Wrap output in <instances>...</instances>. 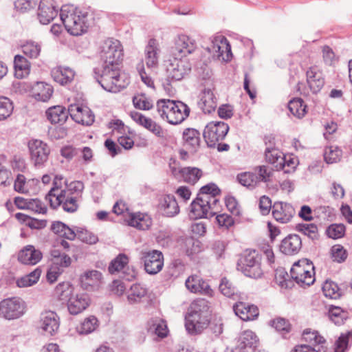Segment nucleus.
I'll return each mask as SVG.
<instances>
[{"mask_svg":"<svg viewBox=\"0 0 352 352\" xmlns=\"http://www.w3.org/2000/svg\"><path fill=\"white\" fill-rule=\"evenodd\" d=\"M196 49V43L188 36H178L173 47L174 60L166 67L167 85H170L171 81H179L188 75L192 69V65L186 58H183L192 54Z\"/></svg>","mask_w":352,"mask_h":352,"instance_id":"obj_1","label":"nucleus"},{"mask_svg":"<svg viewBox=\"0 0 352 352\" xmlns=\"http://www.w3.org/2000/svg\"><path fill=\"white\" fill-rule=\"evenodd\" d=\"M93 72L96 81L109 92H120L130 83L129 78L120 73L118 65L103 64L101 68H94Z\"/></svg>","mask_w":352,"mask_h":352,"instance_id":"obj_2","label":"nucleus"},{"mask_svg":"<svg viewBox=\"0 0 352 352\" xmlns=\"http://www.w3.org/2000/svg\"><path fill=\"white\" fill-rule=\"evenodd\" d=\"M186 329L190 335L201 333L210 321L209 302L204 298L193 300L185 317Z\"/></svg>","mask_w":352,"mask_h":352,"instance_id":"obj_3","label":"nucleus"},{"mask_svg":"<svg viewBox=\"0 0 352 352\" xmlns=\"http://www.w3.org/2000/svg\"><path fill=\"white\" fill-rule=\"evenodd\" d=\"M60 16L67 32L73 36H80L87 32L93 19L89 12L79 8L67 12L61 9Z\"/></svg>","mask_w":352,"mask_h":352,"instance_id":"obj_4","label":"nucleus"},{"mask_svg":"<svg viewBox=\"0 0 352 352\" xmlns=\"http://www.w3.org/2000/svg\"><path fill=\"white\" fill-rule=\"evenodd\" d=\"M261 259V254L257 250L246 249L239 254L236 269L245 276L253 278H261L263 274Z\"/></svg>","mask_w":352,"mask_h":352,"instance_id":"obj_5","label":"nucleus"},{"mask_svg":"<svg viewBox=\"0 0 352 352\" xmlns=\"http://www.w3.org/2000/svg\"><path fill=\"white\" fill-rule=\"evenodd\" d=\"M25 302L19 297H12L0 302V316L6 320H14L24 315Z\"/></svg>","mask_w":352,"mask_h":352,"instance_id":"obj_6","label":"nucleus"},{"mask_svg":"<svg viewBox=\"0 0 352 352\" xmlns=\"http://www.w3.org/2000/svg\"><path fill=\"white\" fill-rule=\"evenodd\" d=\"M229 126L221 121H212L207 124L203 132V137L209 148H215L217 143L223 140L229 131Z\"/></svg>","mask_w":352,"mask_h":352,"instance_id":"obj_7","label":"nucleus"},{"mask_svg":"<svg viewBox=\"0 0 352 352\" xmlns=\"http://www.w3.org/2000/svg\"><path fill=\"white\" fill-rule=\"evenodd\" d=\"M140 260L144 265V270L149 275H156L164 267V254L160 250L142 251Z\"/></svg>","mask_w":352,"mask_h":352,"instance_id":"obj_8","label":"nucleus"},{"mask_svg":"<svg viewBox=\"0 0 352 352\" xmlns=\"http://www.w3.org/2000/svg\"><path fill=\"white\" fill-rule=\"evenodd\" d=\"M123 53L120 43L118 40L109 38L101 47L100 57L103 64L120 65Z\"/></svg>","mask_w":352,"mask_h":352,"instance_id":"obj_9","label":"nucleus"},{"mask_svg":"<svg viewBox=\"0 0 352 352\" xmlns=\"http://www.w3.org/2000/svg\"><path fill=\"white\" fill-rule=\"evenodd\" d=\"M30 158L36 168L45 166L48 160L50 149L47 144L39 140H32L28 143Z\"/></svg>","mask_w":352,"mask_h":352,"instance_id":"obj_10","label":"nucleus"},{"mask_svg":"<svg viewBox=\"0 0 352 352\" xmlns=\"http://www.w3.org/2000/svg\"><path fill=\"white\" fill-rule=\"evenodd\" d=\"M302 339L307 342L320 345V347L316 349L309 344H300L294 346L292 352H320L321 349H324L322 344L326 342V340L318 331H311L310 329H306L303 331Z\"/></svg>","mask_w":352,"mask_h":352,"instance_id":"obj_11","label":"nucleus"},{"mask_svg":"<svg viewBox=\"0 0 352 352\" xmlns=\"http://www.w3.org/2000/svg\"><path fill=\"white\" fill-rule=\"evenodd\" d=\"M59 327L60 318L56 312L47 311L41 314L38 327L42 330L44 335H55Z\"/></svg>","mask_w":352,"mask_h":352,"instance_id":"obj_12","label":"nucleus"},{"mask_svg":"<svg viewBox=\"0 0 352 352\" xmlns=\"http://www.w3.org/2000/svg\"><path fill=\"white\" fill-rule=\"evenodd\" d=\"M258 344L256 335L252 331H245L238 338L236 346L231 349H227L226 352H252L258 348Z\"/></svg>","mask_w":352,"mask_h":352,"instance_id":"obj_13","label":"nucleus"},{"mask_svg":"<svg viewBox=\"0 0 352 352\" xmlns=\"http://www.w3.org/2000/svg\"><path fill=\"white\" fill-rule=\"evenodd\" d=\"M210 201L204 197L197 195L190 205L189 215L192 219L211 218L216 214L215 212H210Z\"/></svg>","mask_w":352,"mask_h":352,"instance_id":"obj_14","label":"nucleus"},{"mask_svg":"<svg viewBox=\"0 0 352 352\" xmlns=\"http://www.w3.org/2000/svg\"><path fill=\"white\" fill-rule=\"evenodd\" d=\"M69 111L72 119L76 123L82 125L90 126L95 119L92 111L87 106L78 104H71L69 106Z\"/></svg>","mask_w":352,"mask_h":352,"instance_id":"obj_15","label":"nucleus"},{"mask_svg":"<svg viewBox=\"0 0 352 352\" xmlns=\"http://www.w3.org/2000/svg\"><path fill=\"white\" fill-rule=\"evenodd\" d=\"M58 6L54 0H41L38 8V19L41 24H49L58 15Z\"/></svg>","mask_w":352,"mask_h":352,"instance_id":"obj_16","label":"nucleus"},{"mask_svg":"<svg viewBox=\"0 0 352 352\" xmlns=\"http://www.w3.org/2000/svg\"><path fill=\"white\" fill-rule=\"evenodd\" d=\"M50 207L53 209H56L60 206H62L63 210L68 213H74L78 209L79 205L76 197L70 196L66 191H60L56 201L52 200L50 201Z\"/></svg>","mask_w":352,"mask_h":352,"instance_id":"obj_17","label":"nucleus"},{"mask_svg":"<svg viewBox=\"0 0 352 352\" xmlns=\"http://www.w3.org/2000/svg\"><path fill=\"white\" fill-rule=\"evenodd\" d=\"M233 310L234 314L244 321L254 320L259 314L257 306L241 301L233 305Z\"/></svg>","mask_w":352,"mask_h":352,"instance_id":"obj_18","label":"nucleus"},{"mask_svg":"<svg viewBox=\"0 0 352 352\" xmlns=\"http://www.w3.org/2000/svg\"><path fill=\"white\" fill-rule=\"evenodd\" d=\"M294 214L295 210L290 204L277 201L273 205L272 215L277 221L287 223Z\"/></svg>","mask_w":352,"mask_h":352,"instance_id":"obj_19","label":"nucleus"},{"mask_svg":"<svg viewBox=\"0 0 352 352\" xmlns=\"http://www.w3.org/2000/svg\"><path fill=\"white\" fill-rule=\"evenodd\" d=\"M131 117L136 123L144 126L156 136L159 138L164 137V132L162 126L157 124L151 118H146L141 113L137 111L131 112Z\"/></svg>","mask_w":352,"mask_h":352,"instance_id":"obj_20","label":"nucleus"},{"mask_svg":"<svg viewBox=\"0 0 352 352\" xmlns=\"http://www.w3.org/2000/svg\"><path fill=\"white\" fill-rule=\"evenodd\" d=\"M42 257L41 252L32 245H26L18 254V261L25 265H36Z\"/></svg>","mask_w":352,"mask_h":352,"instance_id":"obj_21","label":"nucleus"},{"mask_svg":"<svg viewBox=\"0 0 352 352\" xmlns=\"http://www.w3.org/2000/svg\"><path fill=\"white\" fill-rule=\"evenodd\" d=\"M306 77L311 91L314 94L320 92L324 85V78L317 67H310L306 72Z\"/></svg>","mask_w":352,"mask_h":352,"instance_id":"obj_22","label":"nucleus"},{"mask_svg":"<svg viewBox=\"0 0 352 352\" xmlns=\"http://www.w3.org/2000/svg\"><path fill=\"white\" fill-rule=\"evenodd\" d=\"M184 146L195 153L198 151L201 144L200 132L194 128H186L182 133Z\"/></svg>","mask_w":352,"mask_h":352,"instance_id":"obj_23","label":"nucleus"},{"mask_svg":"<svg viewBox=\"0 0 352 352\" xmlns=\"http://www.w3.org/2000/svg\"><path fill=\"white\" fill-rule=\"evenodd\" d=\"M186 288L192 293L210 294L212 292L208 282L198 275L190 276L186 280Z\"/></svg>","mask_w":352,"mask_h":352,"instance_id":"obj_24","label":"nucleus"},{"mask_svg":"<svg viewBox=\"0 0 352 352\" xmlns=\"http://www.w3.org/2000/svg\"><path fill=\"white\" fill-rule=\"evenodd\" d=\"M175 108H173L169 115L168 122L173 125H177L184 122L190 114V108L182 101L176 100Z\"/></svg>","mask_w":352,"mask_h":352,"instance_id":"obj_25","label":"nucleus"},{"mask_svg":"<svg viewBox=\"0 0 352 352\" xmlns=\"http://www.w3.org/2000/svg\"><path fill=\"white\" fill-rule=\"evenodd\" d=\"M47 120L53 124H64L70 116L69 108L66 109L64 107L57 105L47 109L45 112Z\"/></svg>","mask_w":352,"mask_h":352,"instance_id":"obj_26","label":"nucleus"},{"mask_svg":"<svg viewBox=\"0 0 352 352\" xmlns=\"http://www.w3.org/2000/svg\"><path fill=\"white\" fill-rule=\"evenodd\" d=\"M159 209L166 217H174L179 212L177 201L173 195L164 196L159 204Z\"/></svg>","mask_w":352,"mask_h":352,"instance_id":"obj_27","label":"nucleus"},{"mask_svg":"<svg viewBox=\"0 0 352 352\" xmlns=\"http://www.w3.org/2000/svg\"><path fill=\"white\" fill-rule=\"evenodd\" d=\"M89 302L90 299L87 294H77L70 300L67 309L70 314L77 315L86 309Z\"/></svg>","mask_w":352,"mask_h":352,"instance_id":"obj_28","label":"nucleus"},{"mask_svg":"<svg viewBox=\"0 0 352 352\" xmlns=\"http://www.w3.org/2000/svg\"><path fill=\"white\" fill-rule=\"evenodd\" d=\"M51 75L54 81L65 85L74 80L75 72L69 67L58 66L52 69Z\"/></svg>","mask_w":352,"mask_h":352,"instance_id":"obj_29","label":"nucleus"},{"mask_svg":"<svg viewBox=\"0 0 352 352\" xmlns=\"http://www.w3.org/2000/svg\"><path fill=\"white\" fill-rule=\"evenodd\" d=\"M50 230L56 235L63 239L61 242H66L64 239L73 241L76 239L75 230L60 221H54Z\"/></svg>","mask_w":352,"mask_h":352,"instance_id":"obj_30","label":"nucleus"},{"mask_svg":"<svg viewBox=\"0 0 352 352\" xmlns=\"http://www.w3.org/2000/svg\"><path fill=\"white\" fill-rule=\"evenodd\" d=\"M199 107L204 113H211L217 107L216 98L210 89H204L200 100L198 102Z\"/></svg>","mask_w":352,"mask_h":352,"instance_id":"obj_31","label":"nucleus"},{"mask_svg":"<svg viewBox=\"0 0 352 352\" xmlns=\"http://www.w3.org/2000/svg\"><path fill=\"white\" fill-rule=\"evenodd\" d=\"M54 92L52 85L44 82H37L32 88L34 98L38 101L47 102Z\"/></svg>","mask_w":352,"mask_h":352,"instance_id":"obj_32","label":"nucleus"},{"mask_svg":"<svg viewBox=\"0 0 352 352\" xmlns=\"http://www.w3.org/2000/svg\"><path fill=\"white\" fill-rule=\"evenodd\" d=\"M159 51L157 40L150 38L145 47V60L148 67H153L157 65Z\"/></svg>","mask_w":352,"mask_h":352,"instance_id":"obj_33","label":"nucleus"},{"mask_svg":"<svg viewBox=\"0 0 352 352\" xmlns=\"http://www.w3.org/2000/svg\"><path fill=\"white\" fill-rule=\"evenodd\" d=\"M55 295L59 301L67 305L72 298H74V287L69 282L60 283L55 288Z\"/></svg>","mask_w":352,"mask_h":352,"instance_id":"obj_34","label":"nucleus"},{"mask_svg":"<svg viewBox=\"0 0 352 352\" xmlns=\"http://www.w3.org/2000/svg\"><path fill=\"white\" fill-rule=\"evenodd\" d=\"M265 155L266 161L274 164L277 170L283 169L285 173L290 172L289 170L285 169V159L278 149L265 150Z\"/></svg>","mask_w":352,"mask_h":352,"instance_id":"obj_35","label":"nucleus"},{"mask_svg":"<svg viewBox=\"0 0 352 352\" xmlns=\"http://www.w3.org/2000/svg\"><path fill=\"white\" fill-rule=\"evenodd\" d=\"M14 75L17 78H23L30 72V62L21 55H16L14 58Z\"/></svg>","mask_w":352,"mask_h":352,"instance_id":"obj_36","label":"nucleus"},{"mask_svg":"<svg viewBox=\"0 0 352 352\" xmlns=\"http://www.w3.org/2000/svg\"><path fill=\"white\" fill-rule=\"evenodd\" d=\"M312 265L311 269L313 271L315 270V267L313 265L312 262L307 259H302L295 262L293 266L290 269V276L295 280L298 284H300V281L302 278L303 273H305V265Z\"/></svg>","mask_w":352,"mask_h":352,"instance_id":"obj_37","label":"nucleus"},{"mask_svg":"<svg viewBox=\"0 0 352 352\" xmlns=\"http://www.w3.org/2000/svg\"><path fill=\"white\" fill-rule=\"evenodd\" d=\"M184 264L180 259H173L166 267L163 273L164 280L169 281L179 276L183 270Z\"/></svg>","mask_w":352,"mask_h":352,"instance_id":"obj_38","label":"nucleus"},{"mask_svg":"<svg viewBox=\"0 0 352 352\" xmlns=\"http://www.w3.org/2000/svg\"><path fill=\"white\" fill-rule=\"evenodd\" d=\"M179 173L185 182L192 185L196 184L202 176L201 169L190 166L182 168Z\"/></svg>","mask_w":352,"mask_h":352,"instance_id":"obj_39","label":"nucleus"},{"mask_svg":"<svg viewBox=\"0 0 352 352\" xmlns=\"http://www.w3.org/2000/svg\"><path fill=\"white\" fill-rule=\"evenodd\" d=\"M221 194V190L214 183H209L204 186H202L198 192L197 195H200L201 197H204L206 200H209L208 197L212 199V204H217L219 202V200L217 198V195Z\"/></svg>","mask_w":352,"mask_h":352,"instance_id":"obj_40","label":"nucleus"},{"mask_svg":"<svg viewBox=\"0 0 352 352\" xmlns=\"http://www.w3.org/2000/svg\"><path fill=\"white\" fill-rule=\"evenodd\" d=\"M288 109L298 118H302L307 113V105L301 98H294L289 100Z\"/></svg>","mask_w":352,"mask_h":352,"instance_id":"obj_41","label":"nucleus"},{"mask_svg":"<svg viewBox=\"0 0 352 352\" xmlns=\"http://www.w3.org/2000/svg\"><path fill=\"white\" fill-rule=\"evenodd\" d=\"M15 217L19 221L25 223L26 226L32 229H42L46 227L47 220H38L35 218H32L23 213L18 212L15 214Z\"/></svg>","mask_w":352,"mask_h":352,"instance_id":"obj_42","label":"nucleus"},{"mask_svg":"<svg viewBox=\"0 0 352 352\" xmlns=\"http://www.w3.org/2000/svg\"><path fill=\"white\" fill-rule=\"evenodd\" d=\"M324 295L331 299H338L342 296V291L338 284L332 280H327L322 287Z\"/></svg>","mask_w":352,"mask_h":352,"instance_id":"obj_43","label":"nucleus"},{"mask_svg":"<svg viewBox=\"0 0 352 352\" xmlns=\"http://www.w3.org/2000/svg\"><path fill=\"white\" fill-rule=\"evenodd\" d=\"M129 263V257L123 253L119 254L113 259L108 267L109 272L113 274L123 270Z\"/></svg>","mask_w":352,"mask_h":352,"instance_id":"obj_44","label":"nucleus"},{"mask_svg":"<svg viewBox=\"0 0 352 352\" xmlns=\"http://www.w3.org/2000/svg\"><path fill=\"white\" fill-rule=\"evenodd\" d=\"M175 102L176 100L170 99H162L157 101V111L163 120L166 119L168 121L169 119V115L171 113L173 108H175Z\"/></svg>","mask_w":352,"mask_h":352,"instance_id":"obj_45","label":"nucleus"},{"mask_svg":"<svg viewBox=\"0 0 352 352\" xmlns=\"http://www.w3.org/2000/svg\"><path fill=\"white\" fill-rule=\"evenodd\" d=\"M329 316L331 320L336 325L344 324L348 318V313L344 311L340 307L331 305L329 309Z\"/></svg>","mask_w":352,"mask_h":352,"instance_id":"obj_46","label":"nucleus"},{"mask_svg":"<svg viewBox=\"0 0 352 352\" xmlns=\"http://www.w3.org/2000/svg\"><path fill=\"white\" fill-rule=\"evenodd\" d=\"M274 278L276 283L283 288H292L294 286L293 280L289 278L287 272L283 267L276 270Z\"/></svg>","mask_w":352,"mask_h":352,"instance_id":"obj_47","label":"nucleus"},{"mask_svg":"<svg viewBox=\"0 0 352 352\" xmlns=\"http://www.w3.org/2000/svg\"><path fill=\"white\" fill-rule=\"evenodd\" d=\"M13 109L14 105L12 100L8 97L0 96V121L9 118Z\"/></svg>","mask_w":352,"mask_h":352,"instance_id":"obj_48","label":"nucleus"},{"mask_svg":"<svg viewBox=\"0 0 352 352\" xmlns=\"http://www.w3.org/2000/svg\"><path fill=\"white\" fill-rule=\"evenodd\" d=\"M296 229L312 241L318 239V227L314 223H299L296 225Z\"/></svg>","mask_w":352,"mask_h":352,"instance_id":"obj_49","label":"nucleus"},{"mask_svg":"<svg viewBox=\"0 0 352 352\" xmlns=\"http://www.w3.org/2000/svg\"><path fill=\"white\" fill-rule=\"evenodd\" d=\"M258 177L250 172L238 174L236 179L240 184L249 188H254L256 184Z\"/></svg>","mask_w":352,"mask_h":352,"instance_id":"obj_50","label":"nucleus"},{"mask_svg":"<svg viewBox=\"0 0 352 352\" xmlns=\"http://www.w3.org/2000/svg\"><path fill=\"white\" fill-rule=\"evenodd\" d=\"M146 289L142 287L140 284H133L131 286V293L127 296L128 300L131 304L135 303L146 296Z\"/></svg>","mask_w":352,"mask_h":352,"instance_id":"obj_51","label":"nucleus"},{"mask_svg":"<svg viewBox=\"0 0 352 352\" xmlns=\"http://www.w3.org/2000/svg\"><path fill=\"white\" fill-rule=\"evenodd\" d=\"M342 151L337 146H331L324 151V158L327 163L333 164L340 161Z\"/></svg>","mask_w":352,"mask_h":352,"instance_id":"obj_52","label":"nucleus"},{"mask_svg":"<svg viewBox=\"0 0 352 352\" xmlns=\"http://www.w3.org/2000/svg\"><path fill=\"white\" fill-rule=\"evenodd\" d=\"M76 238L81 242H98V238L93 232L84 228L76 227L75 230Z\"/></svg>","mask_w":352,"mask_h":352,"instance_id":"obj_53","label":"nucleus"},{"mask_svg":"<svg viewBox=\"0 0 352 352\" xmlns=\"http://www.w3.org/2000/svg\"><path fill=\"white\" fill-rule=\"evenodd\" d=\"M346 228L342 223H333L327 227L326 234L329 238L338 239L342 238L345 233Z\"/></svg>","mask_w":352,"mask_h":352,"instance_id":"obj_54","label":"nucleus"},{"mask_svg":"<svg viewBox=\"0 0 352 352\" xmlns=\"http://www.w3.org/2000/svg\"><path fill=\"white\" fill-rule=\"evenodd\" d=\"M98 326V320L96 317L91 316L85 319L82 322L79 333L80 334H89L96 330Z\"/></svg>","mask_w":352,"mask_h":352,"instance_id":"obj_55","label":"nucleus"},{"mask_svg":"<svg viewBox=\"0 0 352 352\" xmlns=\"http://www.w3.org/2000/svg\"><path fill=\"white\" fill-rule=\"evenodd\" d=\"M352 337V330L342 333L335 342L334 352H346L348 350L349 338Z\"/></svg>","mask_w":352,"mask_h":352,"instance_id":"obj_56","label":"nucleus"},{"mask_svg":"<svg viewBox=\"0 0 352 352\" xmlns=\"http://www.w3.org/2000/svg\"><path fill=\"white\" fill-rule=\"evenodd\" d=\"M331 255L333 261L343 263L347 258V251L340 244H335L331 248Z\"/></svg>","mask_w":352,"mask_h":352,"instance_id":"obj_57","label":"nucleus"},{"mask_svg":"<svg viewBox=\"0 0 352 352\" xmlns=\"http://www.w3.org/2000/svg\"><path fill=\"white\" fill-rule=\"evenodd\" d=\"M65 188L60 190V191H66V192L72 197H78L82 192L84 188V184L80 181H74L69 184H67V180H65Z\"/></svg>","mask_w":352,"mask_h":352,"instance_id":"obj_58","label":"nucleus"},{"mask_svg":"<svg viewBox=\"0 0 352 352\" xmlns=\"http://www.w3.org/2000/svg\"><path fill=\"white\" fill-rule=\"evenodd\" d=\"M23 54L31 58H36L41 52V46L32 41H28L21 46Z\"/></svg>","mask_w":352,"mask_h":352,"instance_id":"obj_59","label":"nucleus"},{"mask_svg":"<svg viewBox=\"0 0 352 352\" xmlns=\"http://www.w3.org/2000/svg\"><path fill=\"white\" fill-rule=\"evenodd\" d=\"M272 326L275 329L283 334L288 333L291 331V324L289 321L284 318H276L270 321Z\"/></svg>","mask_w":352,"mask_h":352,"instance_id":"obj_60","label":"nucleus"},{"mask_svg":"<svg viewBox=\"0 0 352 352\" xmlns=\"http://www.w3.org/2000/svg\"><path fill=\"white\" fill-rule=\"evenodd\" d=\"M219 290L222 294L228 298L232 297L237 292L236 287L226 277L221 280Z\"/></svg>","mask_w":352,"mask_h":352,"instance_id":"obj_61","label":"nucleus"},{"mask_svg":"<svg viewBox=\"0 0 352 352\" xmlns=\"http://www.w3.org/2000/svg\"><path fill=\"white\" fill-rule=\"evenodd\" d=\"M133 103L136 109L141 110H150L153 107L152 102L146 98L145 94L134 96L133 98Z\"/></svg>","mask_w":352,"mask_h":352,"instance_id":"obj_62","label":"nucleus"},{"mask_svg":"<svg viewBox=\"0 0 352 352\" xmlns=\"http://www.w3.org/2000/svg\"><path fill=\"white\" fill-rule=\"evenodd\" d=\"M64 179L63 176L61 175H55L52 187L48 192V193L45 196V199L48 200L49 202L50 200H52V197H57V195L58 193L56 192L58 190H60L62 188V180Z\"/></svg>","mask_w":352,"mask_h":352,"instance_id":"obj_63","label":"nucleus"},{"mask_svg":"<svg viewBox=\"0 0 352 352\" xmlns=\"http://www.w3.org/2000/svg\"><path fill=\"white\" fill-rule=\"evenodd\" d=\"M302 243H280V251L289 256L297 254L302 248Z\"/></svg>","mask_w":352,"mask_h":352,"instance_id":"obj_64","label":"nucleus"}]
</instances>
